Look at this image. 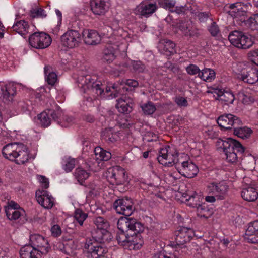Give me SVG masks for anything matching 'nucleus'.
Returning <instances> with one entry per match:
<instances>
[{
	"label": "nucleus",
	"mask_w": 258,
	"mask_h": 258,
	"mask_svg": "<svg viewBox=\"0 0 258 258\" xmlns=\"http://www.w3.org/2000/svg\"><path fill=\"white\" fill-rule=\"evenodd\" d=\"M158 162L164 166H172L175 165L180 174L187 177L193 178L198 173L197 165L190 160L184 161L178 157L176 150L169 146L160 149L157 157Z\"/></svg>",
	"instance_id": "obj_1"
},
{
	"label": "nucleus",
	"mask_w": 258,
	"mask_h": 258,
	"mask_svg": "<svg viewBox=\"0 0 258 258\" xmlns=\"http://www.w3.org/2000/svg\"><path fill=\"white\" fill-rule=\"evenodd\" d=\"M94 224L97 229L95 232L94 238L100 243L104 242L111 239V234L108 231L109 227L108 222L103 217H97L94 220ZM91 254L90 258H107V249L104 247L101 243H94L89 248Z\"/></svg>",
	"instance_id": "obj_2"
},
{
	"label": "nucleus",
	"mask_w": 258,
	"mask_h": 258,
	"mask_svg": "<svg viewBox=\"0 0 258 258\" xmlns=\"http://www.w3.org/2000/svg\"><path fill=\"white\" fill-rule=\"evenodd\" d=\"M117 227L119 230L116 235V240L121 245H127L131 231L141 232L144 230L143 225L135 219L125 218L118 220Z\"/></svg>",
	"instance_id": "obj_3"
},
{
	"label": "nucleus",
	"mask_w": 258,
	"mask_h": 258,
	"mask_svg": "<svg viewBox=\"0 0 258 258\" xmlns=\"http://www.w3.org/2000/svg\"><path fill=\"white\" fill-rule=\"evenodd\" d=\"M2 153L6 158L15 161L18 164H23L29 159L27 148L22 144H8L3 148Z\"/></svg>",
	"instance_id": "obj_4"
},
{
	"label": "nucleus",
	"mask_w": 258,
	"mask_h": 258,
	"mask_svg": "<svg viewBox=\"0 0 258 258\" xmlns=\"http://www.w3.org/2000/svg\"><path fill=\"white\" fill-rule=\"evenodd\" d=\"M77 83L78 87L84 93L91 90L98 96H101L104 93V89L100 87L99 82L97 81L96 77L86 74L85 72L80 73Z\"/></svg>",
	"instance_id": "obj_5"
},
{
	"label": "nucleus",
	"mask_w": 258,
	"mask_h": 258,
	"mask_svg": "<svg viewBox=\"0 0 258 258\" xmlns=\"http://www.w3.org/2000/svg\"><path fill=\"white\" fill-rule=\"evenodd\" d=\"M223 152L224 153L226 160L229 163H234L237 160V153L242 154L244 149L241 144L232 138H229L226 140H221Z\"/></svg>",
	"instance_id": "obj_6"
},
{
	"label": "nucleus",
	"mask_w": 258,
	"mask_h": 258,
	"mask_svg": "<svg viewBox=\"0 0 258 258\" xmlns=\"http://www.w3.org/2000/svg\"><path fill=\"white\" fill-rule=\"evenodd\" d=\"M47 109L38 115V123L43 127L49 126L52 119L56 120L58 118V113L56 112V104L53 99H49L46 103Z\"/></svg>",
	"instance_id": "obj_7"
},
{
	"label": "nucleus",
	"mask_w": 258,
	"mask_h": 258,
	"mask_svg": "<svg viewBox=\"0 0 258 258\" xmlns=\"http://www.w3.org/2000/svg\"><path fill=\"white\" fill-rule=\"evenodd\" d=\"M228 39L233 45L239 48H249L253 43L250 35L239 31L231 32L229 34Z\"/></svg>",
	"instance_id": "obj_8"
},
{
	"label": "nucleus",
	"mask_w": 258,
	"mask_h": 258,
	"mask_svg": "<svg viewBox=\"0 0 258 258\" xmlns=\"http://www.w3.org/2000/svg\"><path fill=\"white\" fill-rule=\"evenodd\" d=\"M82 35L77 30H68L60 37L62 46L72 49L78 47L82 41Z\"/></svg>",
	"instance_id": "obj_9"
},
{
	"label": "nucleus",
	"mask_w": 258,
	"mask_h": 258,
	"mask_svg": "<svg viewBox=\"0 0 258 258\" xmlns=\"http://www.w3.org/2000/svg\"><path fill=\"white\" fill-rule=\"evenodd\" d=\"M110 28L113 30V34L109 36L105 41L106 43H115V41L123 42L127 43L128 33L119 26L118 20H114L110 26Z\"/></svg>",
	"instance_id": "obj_10"
},
{
	"label": "nucleus",
	"mask_w": 258,
	"mask_h": 258,
	"mask_svg": "<svg viewBox=\"0 0 258 258\" xmlns=\"http://www.w3.org/2000/svg\"><path fill=\"white\" fill-rule=\"evenodd\" d=\"M108 46L104 50L103 60L108 63L112 62L116 57V50L125 52L127 48V43L115 41L114 43H106Z\"/></svg>",
	"instance_id": "obj_11"
},
{
	"label": "nucleus",
	"mask_w": 258,
	"mask_h": 258,
	"mask_svg": "<svg viewBox=\"0 0 258 258\" xmlns=\"http://www.w3.org/2000/svg\"><path fill=\"white\" fill-rule=\"evenodd\" d=\"M51 43L49 35L43 32H36L29 37L30 45L37 49H44L48 47Z\"/></svg>",
	"instance_id": "obj_12"
},
{
	"label": "nucleus",
	"mask_w": 258,
	"mask_h": 258,
	"mask_svg": "<svg viewBox=\"0 0 258 258\" xmlns=\"http://www.w3.org/2000/svg\"><path fill=\"white\" fill-rule=\"evenodd\" d=\"M250 5L241 2H237L230 5V10L228 11L229 15L236 21L245 22L246 13Z\"/></svg>",
	"instance_id": "obj_13"
},
{
	"label": "nucleus",
	"mask_w": 258,
	"mask_h": 258,
	"mask_svg": "<svg viewBox=\"0 0 258 258\" xmlns=\"http://www.w3.org/2000/svg\"><path fill=\"white\" fill-rule=\"evenodd\" d=\"M219 126L226 130L233 128L241 125L242 122L236 116L231 114H225L220 116L217 119Z\"/></svg>",
	"instance_id": "obj_14"
},
{
	"label": "nucleus",
	"mask_w": 258,
	"mask_h": 258,
	"mask_svg": "<svg viewBox=\"0 0 258 258\" xmlns=\"http://www.w3.org/2000/svg\"><path fill=\"white\" fill-rule=\"evenodd\" d=\"M29 245L37 249L40 253L45 254L50 249L48 241L44 237L39 234H33L30 237Z\"/></svg>",
	"instance_id": "obj_15"
},
{
	"label": "nucleus",
	"mask_w": 258,
	"mask_h": 258,
	"mask_svg": "<svg viewBox=\"0 0 258 258\" xmlns=\"http://www.w3.org/2000/svg\"><path fill=\"white\" fill-rule=\"evenodd\" d=\"M113 208L116 212L125 216H130L134 210L133 203L130 199H120L113 203Z\"/></svg>",
	"instance_id": "obj_16"
},
{
	"label": "nucleus",
	"mask_w": 258,
	"mask_h": 258,
	"mask_svg": "<svg viewBox=\"0 0 258 258\" xmlns=\"http://www.w3.org/2000/svg\"><path fill=\"white\" fill-rule=\"evenodd\" d=\"M157 9L156 3L148 0L142 2L134 10L136 15L141 17H148L153 14Z\"/></svg>",
	"instance_id": "obj_17"
},
{
	"label": "nucleus",
	"mask_w": 258,
	"mask_h": 258,
	"mask_svg": "<svg viewBox=\"0 0 258 258\" xmlns=\"http://www.w3.org/2000/svg\"><path fill=\"white\" fill-rule=\"evenodd\" d=\"M228 190L227 184L222 181L219 183H210L207 186V191L214 195L218 199H223L226 196Z\"/></svg>",
	"instance_id": "obj_18"
},
{
	"label": "nucleus",
	"mask_w": 258,
	"mask_h": 258,
	"mask_svg": "<svg viewBox=\"0 0 258 258\" xmlns=\"http://www.w3.org/2000/svg\"><path fill=\"white\" fill-rule=\"evenodd\" d=\"M124 84L130 87H136L138 86L139 83L137 81L133 79L126 80L125 82H121L117 83H109L106 87V93L111 92V89L114 90L115 92H117V93H120L122 94L124 90L127 91V88L124 86Z\"/></svg>",
	"instance_id": "obj_19"
},
{
	"label": "nucleus",
	"mask_w": 258,
	"mask_h": 258,
	"mask_svg": "<svg viewBox=\"0 0 258 258\" xmlns=\"http://www.w3.org/2000/svg\"><path fill=\"white\" fill-rule=\"evenodd\" d=\"M36 198L38 203L46 209L51 208L54 204L53 197L46 190L40 189L37 190Z\"/></svg>",
	"instance_id": "obj_20"
},
{
	"label": "nucleus",
	"mask_w": 258,
	"mask_h": 258,
	"mask_svg": "<svg viewBox=\"0 0 258 258\" xmlns=\"http://www.w3.org/2000/svg\"><path fill=\"white\" fill-rule=\"evenodd\" d=\"M238 78L244 83L254 84L258 81V70L256 68H248L239 73Z\"/></svg>",
	"instance_id": "obj_21"
},
{
	"label": "nucleus",
	"mask_w": 258,
	"mask_h": 258,
	"mask_svg": "<svg viewBox=\"0 0 258 258\" xmlns=\"http://www.w3.org/2000/svg\"><path fill=\"white\" fill-rule=\"evenodd\" d=\"M194 235V231L191 228L181 227L175 232V241L177 245H182L190 241Z\"/></svg>",
	"instance_id": "obj_22"
},
{
	"label": "nucleus",
	"mask_w": 258,
	"mask_h": 258,
	"mask_svg": "<svg viewBox=\"0 0 258 258\" xmlns=\"http://www.w3.org/2000/svg\"><path fill=\"white\" fill-rule=\"evenodd\" d=\"M92 12L95 15H103L108 10L109 4L107 0H90Z\"/></svg>",
	"instance_id": "obj_23"
},
{
	"label": "nucleus",
	"mask_w": 258,
	"mask_h": 258,
	"mask_svg": "<svg viewBox=\"0 0 258 258\" xmlns=\"http://www.w3.org/2000/svg\"><path fill=\"white\" fill-rule=\"evenodd\" d=\"M81 35L84 38L85 43L88 45L98 44L101 40V36L97 31L93 30H85Z\"/></svg>",
	"instance_id": "obj_24"
},
{
	"label": "nucleus",
	"mask_w": 258,
	"mask_h": 258,
	"mask_svg": "<svg viewBox=\"0 0 258 258\" xmlns=\"http://www.w3.org/2000/svg\"><path fill=\"white\" fill-rule=\"evenodd\" d=\"M241 197L245 201L253 202L258 198L257 189L251 185H246L241 192Z\"/></svg>",
	"instance_id": "obj_25"
},
{
	"label": "nucleus",
	"mask_w": 258,
	"mask_h": 258,
	"mask_svg": "<svg viewBox=\"0 0 258 258\" xmlns=\"http://www.w3.org/2000/svg\"><path fill=\"white\" fill-rule=\"evenodd\" d=\"M102 139L108 143H112L119 139L118 132L114 128H106L102 132Z\"/></svg>",
	"instance_id": "obj_26"
},
{
	"label": "nucleus",
	"mask_w": 258,
	"mask_h": 258,
	"mask_svg": "<svg viewBox=\"0 0 258 258\" xmlns=\"http://www.w3.org/2000/svg\"><path fill=\"white\" fill-rule=\"evenodd\" d=\"M20 255L21 258H40L41 253L37 249L27 245L21 248Z\"/></svg>",
	"instance_id": "obj_27"
},
{
	"label": "nucleus",
	"mask_w": 258,
	"mask_h": 258,
	"mask_svg": "<svg viewBox=\"0 0 258 258\" xmlns=\"http://www.w3.org/2000/svg\"><path fill=\"white\" fill-rule=\"evenodd\" d=\"M132 100L130 98L126 96H122L121 98L117 100V103L116 105L118 111L121 113L130 112L132 110V107L130 106Z\"/></svg>",
	"instance_id": "obj_28"
},
{
	"label": "nucleus",
	"mask_w": 258,
	"mask_h": 258,
	"mask_svg": "<svg viewBox=\"0 0 258 258\" xmlns=\"http://www.w3.org/2000/svg\"><path fill=\"white\" fill-rule=\"evenodd\" d=\"M12 28L22 36L26 35L29 32L30 26L28 22L25 20H20L14 24Z\"/></svg>",
	"instance_id": "obj_29"
},
{
	"label": "nucleus",
	"mask_w": 258,
	"mask_h": 258,
	"mask_svg": "<svg viewBox=\"0 0 258 258\" xmlns=\"http://www.w3.org/2000/svg\"><path fill=\"white\" fill-rule=\"evenodd\" d=\"M5 212L7 218L11 221L21 220L25 215V211L23 209L6 208Z\"/></svg>",
	"instance_id": "obj_30"
},
{
	"label": "nucleus",
	"mask_w": 258,
	"mask_h": 258,
	"mask_svg": "<svg viewBox=\"0 0 258 258\" xmlns=\"http://www.w3.org/2000/svg\"><path fill=\"white\" fill-rule=\"evenodd\" d=\"M95 158L99 162L100 161H107L111 157V154L109 152L103 150L100 147H97L94 149Z\"/></svg>",
	"instance_id": "obj_31"
},
{
	"label": "nucleus",
	"mask_w": 258,
	"mask_h": 258,
	"mask_svg": "<svg viewBox=\"0 0 258 258\" xmlns=\"http://www.w3.org/2000/svg\"><path fill=\"white\" fill-rule=\"evenodd\" d=\"M135 232V231H131L127 245H133L134 248H140L142 246L143 241L141 239V235L138 234L140 232Z\"/></svg>",
	"instance_id": "obj_32"
},
{
	"label": "nucleus",
	"mask_w": 258,
	"mask_h": 258,
	"mask_svg": "<svg viewBox=\"0 0 258 258\" xmlns=\"http://www.w3.org/2000/svg\"><path fill=\"white\" fill-rule=\"evenodd\" d=\"M113 171L116 184H121L125 181L126 179L125 172L122 168L118 166H114Z\"/></svg>",
	"instance_id": "obj_33"
},
{
	"label": "nucleus",
	"mask_w": 258,
	"mask_h": 258,
	"mask_svg": "<svg viewBox=\"0 0 258 258\" xmlns=\"http://www.w3.org/2000/svg\"><path fill=\"white\" fill-rule=\"evenodd\" d=\"M179 28L183 34L187 36L192 37L197 34V30L188 22H183L181 23Z\"/></svg>",
	"instance_id": "obj_34"
},
{
	"label": "nucleus",
	"mask_w": 258,
	"mask_h": 258,
	"mask_svg": "<svg viewBox=\"0 0 258 258\" xmlns=\"http://www.w3.org/2000/svg\"><path fill=\"white\" fill-rule=\"evenodd\" d=\"M233 130L234 134L243 139L248 138L252 133V130L246 126L240 127L239 125L234 127Z\"/></svg>",
	"instance_id": "obj_35"
},
{
	"label": "nucleus",
	"mask_w": 258,
	"mask_h": 258,
	"mask_svg": "<svg viewBox=\"0 0 258 258\" xmlns=\"http://www.w3.org/2000/svg\"><path fill=\"white\" fill-rule=\"evenodd\" d=\"M2 96L4 99L10 100L16 92V88L13 83H9L5 89H2Z\"/></svg>",
	"instance_id": "obj_36"
},
{
	"label": "nucleus",
	"mask_w": 258,
	"mask_h": 258,
	"mask_svg": "<svg viewBox=\"0 0 258 258\" xmlns=\"http://www.w3.org/2000/svg\"><path fill=\"white\" fill-rule=\"evenodd\" d=\"M214 93L217 94V97H219L220 100L224 101L227 104H232L235 99L234 95L230 92L223 93L221 90L216 89Z\"/></svg>",
	"instance_id": "obj_37"
},
{
	"label": "nucleus",
	"mask_w": 258,
	"mask_h": 258,
	"mask_svg": "<svg viewBox=\"0 0 258 258\" xmlns=\"http://www.w3.org/2000/svg\"><path fill=\"white\" fill-rule=\"evenodd\" d=\"M186 201H187V205L194 208H197L202 204V197L197 194H194L190 195H187L185 197Z\"/></svg>",
	"instance_id": "obj_38"
},
{
	"label": "nucleus",
	"mask_w": 258,
	"mask_h": 258,
	"mask_svg": "<svg viewBox=\"0 0 258 258\" xmlns=\"http://www.w3.org/2000/svg\"><path fill=\"white\" fill-rule=\"evenodd\" d=\"M44 72L48 83L51 85H53L57 80V76L53 71L52 67L49 66H46L44 68Z\"/></svg>",
	"instance_id": "obj_39"
},
{
	"label": "nucleus",
	"mask_w": 258,
	"mask_h": 258,
	"mask_svg": "<svg viewBox=\"0 0 258 258\" xmlns=\"http://www.w3.org/2000/svg\"><path fill=\"white\" fill-rule=\"evenodd\" d=\"M199 77L204 81L210 82L215 78V73L213 70L205 68L199 73Z\"/></svg>",
	"instance_id": "obj_40"
},
{
	"label": "nucleus",
	"mask_w": 258,
	"mask_h": 258,
	"mask_svg": "<svg viewBox=\"0 0 258 258\" xmlns=\"http://www.w3.org/2000/svg\"><path fill=\"white\" fill-rule=\"evenodd\" d=\"M197 208L198 215L201 217L208 218L213 213V210L208 208L205 203H202Z\"/></svg>",
	"instance_id": "obj_41"
},
{
	"label": "nucleus",
	"mask_w": 258,
	"mask_h": 258,
	"mask_svg": "<svg viewBox=\"0 0 258 258\" xmlns=\"http://www.w3.org/2000/svg\"><path fill=\"white\" fill-rule=\"evenodd\" d=\"M89 176V173L81 168H78L75 170V176L81 184L83 181L88 178Z\"/></svg>",
	"instance_id": "obj_42"
},
{
	"label": "nucleus",
	"mask_w": 258,
	"mask_h": 258,
	"mask_svg": "<svg viewBox=\"0 0 258 258\" xmlns=\"http://www.w3.org/2000/svg\"><path fill=\"white\" fill-rule=\"evenodd\" d=\"M238 99L243 104H249L254 101V99L248 93L243 91L239 92L237 94Z\"/></svg>",
	"instance_id": "obj_43"
},
{
	"label": "nucleus",
	"mask_w": 258,
	"mask_h": 258,
	"mask_svg": "<svg viewBox=\"0 0 258 258\" xmlns=\"http://www.w3.org/2000/svg\"><path fill=\"white\" fill-rule=\"evenodd\" d=\"M127 67H132L134 71L143 72L145 70L144 65L140 61L130 60L127 63Z\"/></svg>",
	"instance_id": "obj_44"
},
{
	"label": "nucleus",
	"mask_w": 258,
	"mask_h": 258,
	"mask_svg": "<svg viewBox=\"0 0 258 258\" xmlns=\"http://www.w3.org/2000/svg\"><path fill=\"white\" fill-rule=\"evenodd\" d=\"M246 25L252 30H258V13L248 19Z\"/></svg>",
	"instance_id": "obj_45"
},
{
	"label": "nucleus",
	"mask_w": 258,
	"mask_h": 258,
	"mask_svg": "<svg viewBox=\"0 0 258 258\" xmlns=\"http://www.w3.org/2000/svg\"><path fill=\"white\" fill-rule=\"evenodd\" d=\"M31 16L33 18H44L47 16L46 11L42 8L37 7L31 10Z\"/></svg>",
	"instance_id": "obj_46"
},
{
	"label": "nucleus",
	"mask_w": 258,
	"mask_h": 258,
	"mask_svg": "<svg viewBox=\"0 0 258 258\" xmlns=\"http://www.w3.org/2000/svg\"><path fill=\"white\" fill-rule=\"evenodd\" d=\"M87 217V214L81 210L77 209L74 213V218L80 225H82L84 220Z\"/></svg>",
	"instance_id": "obj_47"
},
{
	"label": "nucleus",
	"mask_w": 258,
	"mask_h": 258,
	"mask_svg": "<svg viewBox=\"0 0 258 258\" xmlns=\"http://www.w3.org/2000/svg\"><path fill=\"white\" fill-rule=\"evenodd\" d=\"M141 107L144 113L147 115L153 114L156 109L155 106L151 102H148Z\"/></svg>",
	"instance_id": "obj_48"
},
{
	"label": "nucleus",
	"mask_w": 258,
	"mask_h": 258,
	"mask_svg": "<svg viewBox=\"0 0 258 258\" xmlns=\"http://www.w3.org/2000/svg\"><path fill=\"white\" fill-rule=\"evenodd\" d=\"M19 106L22 108L24 112H31L35 109V106L32 104L31 101H26V102H21Z\"/></svg>",
	"instance_id": "obj_49"
},
{
	"label": "nucleus",
	"mask_w": 258,
	"mask_h": 258,
	"mask_svg": "<svg viewBox=\"0 0 258 258\" xmlns=\"http://www.w3.org/2000/svg\"><path fill=\"white\" fill-rule=\"evenodd\" d=\"M161 44L164 45V50L165 51L170 53H173L175 52V44L172 41L169 40H164L161 42Z\"/></svg>",
	"instance_id": "obj_50"
},
{
	"label": "nucleus",
	"mask_w": 258,
	"mask_h": 258,
	"mask_svg": "<svg viewBox=\"0 0 258 258\" xmlns=\"http://www.w3.org/2000/svg\"><path fill=\"white\" fill-rule=\"evenodd\" d=\"M104 176L111 184H116L115 178L114 177L113 167L108 168L103 174Z\"/></svg>",
	"instance_id": "obj_51"
},
{
	"label": "nucleus",
	"mask_w": 258,
	"mask_h": 258,
	"mask_svg": "<svg viewBox=\"0 0 258 258\" xmlns=\"http://www.w3.org/2000/svg\"><path fill=\"white\" fill-rule=\"evenodd\" d=\"M244 239L246 241L249 243H258V232L256 233V232H254L248 235L247 233V229H246L245 233Z\"/></svg>",
	"instance_id": "obj_52"
},
{
	"label": "nucleus",
	"mask_w": 258,
	"mask_h": 258,
	"mask_svg": "<svg viewBox=\"0 0 258 258\" xmlns=\"http://www.w3.org/2000/svg\"><path fill=\"white\" fill-rule=\"evenodd\" d=\"M75 165V160L73 158H69L63 166V169L67 172L72 171Z\"/></svg>",
	"instance_id": "obj_53"
},
{
	"label": "nucleus",
	"mask_w": 258,
	"mask_h": 258,
	"mask_svg": "<svg viewBox=\"0 0 258 258\" xmlns=\"http://www.w3.org/2000/svg\"><path fill=\"white\" fill-rule=\"evenodd\" d=\"M187 73L190 75H195L198 74L199 77V73L201 72L200 69L195 64H191L187 66L186 68Z\"/></svg>",
	"instance_id": "obj_54"
},
{
	"label": "nucleus",
	"mask_w": 258,
	"mask_h": 258,
	"mask_svg": "<svg viewBox=\"0 0 258 258\" xmlns=\"http://www.w3.org/2000/svg\"><path fill=\"white\" fill-rule=\"evenodd\" d=\"M247 229L248 235L254 232L258 233V220L250 222L249 224Z\"/></svg>",
	"instance_id": "obj_55"
},
{
	"label": "nucleus",
	"mask_w": 258,
	"mask_h": 258,
	"mask_svg": "<svg viewBox=\"0 0 258 258\" xmlns=\"http://www.w3.org/2000/svg\"><path fill=\"white\" fill-rule=\"evenodd\" d=\"M37 179L41 184L42 188L47 189L49 187V182L48 179L46 178L44 176L37 175Z\"/></svg>",
	"instance_id": "obj_56"
},
{
	"label": "nucleus",
	"mask_w": 258,
	"mask_h": 258,
	"mask_svg": "<svg viewBox=\"0 0 258 258\" xmlns=\"http://www.w3.org/2000/svg\"><path fill=\"white\" fill-rule=\"evenodd\" d=\"M51 235L54 237H58L61 233V230L58 225H54L51 228Z\"/></svg>",
	"instance_id": "obj_57"
},
{
	"label": "nucleus",
	"mask_w": 258,
	"mask_h": 258,
	"mask_svg": "<svg viewBox=\"0 0 258 258\" xmlns=\"http://www.w3.org/2000/svg\"><path fill=\"white\" fill-rule=\"evenodd\" d=\"M88 188L89 190L88 192L94 196H96L99 192V188L96 185H95L93 183H91L88 185Z\"/></svg>",
	"instance_id": "obj_58"
},
{
	"label": "nucleus",
	"mask_w": 258,
	"mask_h": 258,
	"mask_svg": "<svg viewBox=\"0 0 258 258\" xmlns=\"http://www.w3.org/2000/svg\"><path fill=\"white\" fill-rule=\"evenodd\" d=\"M209 31L212 36H216L219 33V28L215 22H213L209 27Z\"/></svg>",
	"instance_id": "obj_59"
},
{
	"label": "nucleus",
	"mask_w": 258,
	"mask_h": 258,
	"mask_svg": "<svg viewBox=\"0 0 258 258\" xmlns=\"http://www.w3.org/2000/svg\"><path fill=\"white\" fill-rule=\"evenodd\" d=\"M177 104L181 107H186L188 105L187 100L183 97H178L175 99Z\"/></svg>",
	"instance_id": "obj_60"
},
{
	"label": "nucleus",
	"mask_w": 258,
	"mask_h": 258,
	"mask_svg": "<svg viewBox=\"0 0 258 258\" xmlns=\"http://www.w3.org/2000/svg\"><path fill=\"white\" fill-rule=\"evenodd\" d=\"M249 57L254 63L258 65V50L250 52Z\"/></svg>",
	"instance_id": "obj_61"
},
{
	"label": "nucleus",
	"mask_w": 258,
	"mask_h": 258,
	"mask_svg": "<svg viewBox=\"0 0 258 258\" xmlns=\"http://www.w3.org/2000/svg\"><path fill=\"white\" fill-rule=\"evenodd\" d=\"M175 5V2L174 0H167L165 4L163 5L162 7L164 8L166 10L171 11L173 9Z\"/></svg>",
	"instance_id": "obj_62"
},
{
	"label": "nucleus",
	"mask_w": 258,
	"mask_h": 258,
	"mask_svg": "<svg viewBox=\"0 0 258 258\" xmlns=\"http://www.w3.org/2000/svg\"><path fill=\"white\" fill-rule=\"evenodd\" d=\"M186 9L185 7L183 6H176L174 7L173 9H171L170 11L172 12H176L177 14H183L185 12Z\"/></svg>",
	"instance_id": "obj_63"
},
{
	"label": "nucleus",
	"mask_w": 258,
	"mask_h": 258,
	"mask_svg": "<svg viewBox=\"0 0 258 258\" xmlns=\"http://www.w3.org/2000/svg\"><path fill=\"white\" fill-rule=\"evenodd\" d=\"M153 258H176L174 255H171L168 256L163 252H159L156 253L153 257Z\"/></svg>",
	"instance_id": "obj_64"
}]
</instances>
